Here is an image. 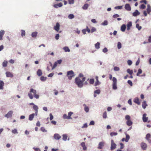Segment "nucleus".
Segmentation results:
<instances>
[{
  "label": "nucleus",
  "mask_w": 151,
  "mask_h": 151,
  "mask_svg": "<svg viewBox=\"0 0 151 151\" xmlns=\"http://www.w3.org/2000/svg\"><path fill=\"white\" fill-rule=\"evenodd\" d=\"M50 120H52L53 118V116L51 113L50 114Z\"/></svg>",
  "instance_id": "69168bd1"
},
{
  "label": "nucleus",
  "mask_w": 151,
  "mask_h": 151,
  "mask_svg": "<svg viewBox=\"0 0 151 151\" xmlns=\"http://www.w3.org/2000/svg\"><path fill=\"white\" fill-rule=\"evenodd\" d=\"M81 145L83 147V150H85L87 149V147L85 145V144L84 142H82L81 144Z\"/></svg>",
  "instance_id": "f3484780"
},
{
  "label": "nucleus",
  "mask_w": 151,
  "mask_h": 151,
  "mask_svg": "<svg viewBox=\"0 0 151 151\" xmlns=\"http://www.w3.org/2000/svg\"><path fill=\"white\" fill-rule=\"evenodd\" d=\"M125 134L126 135V142H127L130 139V136L129 134H127L126 132L125 133Z\"/></svg>",
  "instance_id": "b1692460"
},
{
  "label": "nucleus",
  "mask_w": 151,
  "mask_h": 151,
  "mask_svg": "<svg viewBox=\"0 0 151 151\" xmlns=\"http://www.w3.org/2000/svg\"><path fill=\"white\" fill-rule=\"evenodd\" d=\"M33 149L35 151H41L40 150L38 147H33Z\"/></svg>",
  "instance_id": "864d4df0"
},
{
  "label": "nucleus",
  "mask_w": 151,
  "mask_h": 151,
  "mask_svg": "<svg viewBox=\"0 0 151 151\" xmlns=\"http://www.w3.org/2000/svg\"><path fill=\"white\" fill-rule=\"evenodd\" d=\"M146 7L145 6L144 4H141L140 6V8L142 9H144Z\"/></svg>",
  "instance_id": "09e8293b"
},
{
  "label": "nucleus",
  "mask_w": 151,
  "mask_h": 151,
  "mask_svg": "<svg viewBox=\"0 0 151 151\" xmlns=\"http://www.w3.org/2000/svg\"><path fill=\"white\" fill-rule=\"evenodd\" d=\"M127 72L130 75H132L133 73V70H130L129 69H128L127 70Z\"/></svg>",
  "instance_id": "72a5a7b5"
},
{
  "label": "nucleus",
  "mask_w": 151,
  "mask_h": 151,
  "mask_svg": "<svg viewBox=\"0 0 151 151\" xmlns=\"http://www.w3.org/2000/svg\"><path fill=\"white\" fill-rule=\"evenodd\" d=\"M128 83L131 86H132V81L131 80H129L127 81Z\"/></svg>",
  "instance_id": "338daca9"
},
{
  "label": "nucleus",
  "mask_w": 151,
  "mask_h": 151,
  "mask_svg": "<svg viewBox=\"0 0 151 151\" xmlns=\"http://www.w3.org/2000/svg\"><path fill=\"white\" fill-rule=\"evenodd\" d=\"M122 6H118L115 7V9H121L122 8Z\"/></svg>",
  "instance_id": "680f3d73"
},
{
  "label": "nucleus",
  "mask_w": 151,
  "mask_h": 151,
  "mask_svg": "<svg viewBox=\"0 0 151 151\" xmlns=\"http://www.w3.org/2000/svg\"><path fill=\"white\" fill-rule=\"evenodd\" d=\"M117 133L116 132H111L110 133V134L111 136H116L117 134Z\"/></svg>",
  "instance_id": "79ce46f5"
},
{
  "label": "nucleus",
  "mask_w": 151,
  "mask_h": 151,
  "mask_svg": "<svg viewBox=\"0 0 151 151\" xmlns=\"http://www.w3.org/2000/svg\"><path fill=\"white\" fill-rule=\"evenodd\" d=\"M37 32H34L32 34V36L33 37L35 38L37 36Z\"/></svg>",
  "instance_id": "c85d7f7f"
},
{
  "label": "nucleus",
  "mask_w": 151,
  "mask_h": 151,
  "mask_svg": "<svg viewBox=\"0 0 151 151\" xmlns=\"http://www.w3.org/2000/svg\"><path fill=\"white\" fill-rule=\"evenodd\" d=\"M47 79V77L43 76H41L40 78V80L42 81H45Z\"/></svg>",
  "instance_id": "ea45409f"
},
{
  "label": "nucleus",
  "mask_w": 151,
  "mask_h": 151,
  "mask_svg": "<svg viewBox=\"0 0 151 151\" xmlns=\"http://www.w3.org/2000/svg\"><path fill=\"white\" fill-rule=\"evenodd\" d=\"M140 146L142 149L143 150H145L147 149V145L145 143L143 142H142L140 144Z\"/></svg>",
  "instance_id": "423d86ee"
},
{
  "label": "nucleus",
  "mask_w": 151,
  "mask_h": 151,
  "mask_svg": "<svg viewBox=\"0 0 151 151\" xmlns=\"http://www.w3.org/2000/svg\"><path fill=\"white\" fill-rule=\"evenodd\" d=\"M112 88L114 90H116L117 88V79L115 77L112 78Z\"/></svg>",
  "instance_id": "7ed1b4c3"
},
{
  "label": "nucleus",
  "mask_w": 151,
  "mask_h": 151,
  "mask_svg": "<svg viewBox=\"0 0 151 151\" xmlns=\"http://www.w3.org/2000/svg\"><path fill=\"white\" fill-rule=\"evenodd\" d=\"M57 62H55V63H54V64L53 65V66L52 67V69H53L54 68H55L57 66Z\"/></svg>",
  "instance_id": "5fc2aeb1"
},
{
  "label": "nucleus",
  "mask_w": 151,
  "mask_h": 151,
  "mask_svg": "<svg viewBox=\"0 0 151 151\" xmlns=\"http://www.w3.org/2000/svg\"><path fill=\"white\" fill-rule=\"evenodd\" d=\"M100 44L99 42H98L95 45V48L97 49H99L100 48Z\"/></svg>",
  "instance_id": "c756f323"
},
{
  "label": "nucleus",
  "mask_w": 151,
  "mask_h": 151,
  "mask_svg": "<svg viewBox=\"0 0 151 151\" xmlns=\"http://www.w3.org/2000/svg\"><path fill=\"white\" fill-rule=\"evenodd\" d=\"M84 106H85V107H84V110L86 112L88 113V112L89 111V109L88 107L86 106V105L85 104H84Z\"/></svg>",
  "instance_id": "7c9ffc66"
},
{
  "label": "nucleus",
  "mask_w": 151,
  "mask_h": 151,
  "mask_svg": "<svg viewBox=\"0 0 151 151\" xmlns=\"http://www.w3.org/2000/svg\"><path fill=\"white\" fill-rule=\"evenodd\" d=\"M74 17V16L73 14H70L68 16V18L69 19H72Z\"/></svg>",
  "instance_id": "c03bdc74"
},
{
  "label": "nucleus",
  "mask_w": 151,
  "mask_h": 151,
  "mask_svg": "<svg viewBox=\"0 0 151 151\" xmlns=\"http://www.w3.org/2000/svg\"><path fill=\"white\" fill-rule=\"evenodd\" d=\"M117 47L118 49H120L122 47V45L120 42H118L117 43Z\"/></svg>",
  "instance_id": "37998d69"
},
{
  "label": "nucleus",
  "mask_w": 151,
  "mask_h": 151,
  "mask_svg": "<svg viewBox=\"0 0 151 151\" xmlns=\"http://www.w3.org/2000/svg\"><path fill=\"white\" fill-rule=\"evenodd\" d=\"M5 33V31L3 30H1L0 31V40H3V36Z\"/></svg>",
  "instance_id": "f8f14e48"
},
{
  "label": "nucleus",
  "mask_w": 151,
  "mask_h": 151,
  "mask_svg": "<svg viewBox=\"0 0 151 151\" xmlns=\"http://www.w3.org/2000/svg\"><path fill=\"white\" fill-rule=\"evenodd\" d=\"M88 4H85L83 7V9H87L88 6Z\"/></svg>",
  "instance_id": "2f4dec72"
},
{
  "label": "nucleus",
  "mask_w": 151,
  "mask_h": 151,
  "mask_svg": "<svg viewBox=\"0 0 151 151\" xmlns=\"http://www.w3.org/2000/svg\"><path fill=\"white\" fill-rule=\"evenodd\" d=\"M148 106V105L147 104L146 102L145 101H144L142 103V107L144 109L146 108V107Z\"/></svg>",
  "instance_id": "aec40b11"
},
{
  "label": "nucleus",
  "mask_w": 151,
  "mask_h": 151,
  "mask_svg": "<svg viewBox=\"0 0 151 151\" xmlns=\"http://www.w3.org/2000/svg\"><path fill=\"white\" fill-rule=\"evenodd\" d=\"M85 77H83L81 80L79 77H76L75 79L76 83L79 87L81 88L83 86V82L85 81Z\"/></svg>",
  "instance_id": "f257e3e1"
},
{
  "label": "nucleus",
  "mask_w": 151,
  "mask_h": 151,
  "mask_svg": "<svg viewBox=\"0 0 151 151\" xmlns=\"http://www.w3.org/2000/svg\"><path fill=\"white\" fill-rule=\"evenodd\" d=\"M132 26V22H128L127 24V30L128 31L129 30Z\"/></svg>",
  "instance_id": "a211bd4d"
},
{
  "label": "nucleus",
  "mask_w": 151,
  "mask_h": 151,
  "mask_svg": "<svg viewBox=\"0 0 151 151\" xmlns=\"http://www.w3.org/2000/svg\"><path fill=\"white\" fill-rule=\"evenodd\" d=\"M140 3H144L145 4H147V1L146 0H142L140 1Z\"/></svg>",
  "instance_id": "e2e57ef3"
},
{
  "label": "nucleus",
  "mask_w": 151,
  "mask_h": 151,
  "mask_svg": "<svg viewBox=\"0 0 151 151\" xmlns=\"http://www.w3.org/2000/svg\"><path fill=\"white\" fill-rule=\"evenodd\" d=\"M35 114L34 113H32L31 114H30L29 116V121H32L33 120V118L34 117Z\"/></svg>",
  "instance_id": "2eb2a0df"
},
{
  "label": "nucleus",
  "mask_w": 151,
  "mask_h": 151,
  "mask_svg": "<svg viewBox=\"0 0 151 151\" xmlns=\"http://www.w3.org/2000/svg\"><path fill=\"white\" fill-rule=\"evenodd\" d=\"M21 31H22L21 36L22 37H23V36H25V31L23 30H22Z\"/></svg>",
  "instance_id": "8fccbe9b"
},
{
  "label": "nucleus",
  "mask_w": 151,
  "mask_h": 151,
  "mask_svg": "<svg viewBox=\"0 0 151 151\" xmlns=\"http://www.w3.org/2000/svg\"><path fill=\"white\" fill-rule=\"evenodd\" d=\"M60 26L59 23L57 22L56 23V25L54 27V29L55 31L58 32L60 29Z\"/></svg>",
  "instance_id": "0eeeda50"
},
{
  "label": "nucleus",
  "mask_w": 151,
  "mask_h": 151,
  "mask_svg": "<svg viewBox=\"0 0 151 151\" xmlns=\"http://www.w3.org/2000/svg\"><path fill=\"white\" fill-rule=\"evenodd\" d=\"M147 11L149 14L151 12V8L150 4L147 5Z\"/></svg>",
  "instance_id": "6ab92c4d"
},
{
  "label": "nucleus",
  "mask_w": 151,
  "mask_h": 151,
  "mask_svg": "<svg viewBox=\"0 0 151 151\" xmlns=\"http://www.w3.org/2000/svg\"><path fill=\"white\" fill-rule=\"evenodd\" d=\"M68 3L70 4H74V0H68Z\"/></svg>",
  "instance_id": "3c124183"
},
{
  "label": "nucleus",
  "mask_w": 151,
  "mask_h": 151,
  "mask_svg": "<svg viewBox=\"0 0 151 151\" xmlns=\"http://www.w3.org/2000/svg\"><path fill=\"white\" fill-rule=\"evenodd\" d=\"M126 123L127 126H130L132 124L133 122L131 120H129L127 121Z\"/></svg>",
  "instance_id": "5701e85b"
},
{
  "label": "nucleus",
  "mask_w": 151,
  "mask_h": 151,
  "mask_svg": "<svg viewBox=\"0 0 151 151\" xmlns=\"http://www.w3.org/2000/svg\"><path fill=\"white\" fill-rule=\"evenodd\" d=\"M114 70L115 71H118L119 70V68L117 67H115L114 68Z\"/></svg>",
  "instance_id": "052dcab7"
},
{
  "label": "nucleus",
  "mask_w": 151,
  "mask_h": 151,
  "mask_svg": "<svg viewBox=\"0 0 151 151\" xmlns=\"http://www.w3.org/2000/svg\"><path fill=\"white\" fill-rule=\"evenodd\" d=\"M147 114L146 113L144 114L143 115L142 120L144 122H146L148 120V117H146Z\"/></svg>",
  "instance_id": "1a4fd4ad"
},
{
  "label": "nucleus",
  "mask_w": 151,
  "mask_h": 151,
  "mask_svg": "<svg viewBox=\"0 0 151 151\" xmlns=\"http://www.w3.org/2000/svg\"><path fill=\"white\" fill-rule=\"evenodd\" d=\"M126 28V26L124 24H123L121 27V29L122 32H124Z\"/></svg>",
  "instance_id": "a878e982"
},
{
  "label": "nucleus",
  "mask_w": 151,
  "mask_h": 151,
  "mask_svg": "<svg viewBox=\"0 0 151 151\" xmlns=\"http://www.w3.org/2000/svg\"><path fill=\"white\" fill-rule=\"evenodd\" d=\"M142 72V70L140 69H139L138 70V72L137 74V76H139V75L141 74Z\"/></svg>",
  "instance_id": "58836bf2"
},
{
  "label": "nucleus",
  "mask_w": 151,
  "mask_h": 151,
  "mask_svg": "<svg viewBox=\"0 0 151 151\" xmlns=\"http://www.w3.org/2000/svg\"><path fill=\"white\" fill-rule=\"evenodd\" d=\"M116 147V145L114 142V141L112 139L111 141V146L110 149L111 150H114Z\"/></svg>",
  "instance_id": "39448f33"
},
{
  "label": "nucleus",
  "mask_w": 151,
  "mask_h": 151,
  "mask_svg": "<svg viewBox=\"0 0 151 151\" xmlns=\"http://www.w3.org/2000/svg\"><path fill=\"white\" fill-rule=\"evenodd\" d=\"M63 118L64 119H69L68 118V116H67V114H64L63 115Z\"/></svg>",
  "instance_id": "de8ad7c7"
},
{
  "label": "nucleus",
  "mask_w": 151,
  "mask_h": 151,
  "mask_svg": "<svg viewBox=\"0 0 151 151\" xmlns=\"http://www.w3.org/2000/svg\"><path fill=\"white\" fill-rule=\"evenodd\" d=\"M127 63L129 65H130L132 63V62L131 60H129L127 61Z\"/></svg>",
  "instance_id": "0e129e2a"
},
{
  "label": "nucleus",
  "mask_w": 151,
  "mask_h": 151,
  "mask_svg": "<svg viewBox=\"0 0 151 151\" xmlns=\"http://www.w3.org/2000/svg\"><path fill=\"white\" fill-rule=\"evenodd\" d=\"M53 137L55 139L59 140L61 138V136H60L59 134L55 133Z\"/></svg>",
  "instance_id": "6e6552de"
},
{
  "label": "nucleus",
  "mask_w": 151,
  "mask_h": 151,
  "mask_svg": "<svg viewBox=\"0 0 151 151\" xmlns=\"http://www.w3.org/2000/svg\"><path fill=\"white\" fill-rule=\"evenodd\" d=\"M67 76L69 80L72 79V78L74 76V73L73 71L70 70L67 72Z\"/></svg>",
  "instance_id": "f03ea898"
},
{
  "label": "nucleus",
  "mask_w": 151,
  "mask_h": 151,
  "mask_svg": "<svg viewBox=\"0 0 151 151\" xmlns=\"http://www.w3.org/2000/svg\"><path fill=\"white\" fill-rule=\"evenodd\" d=\"M13 113V111H10L7 114L4 115V117L8 119L11 118L12 116Z\"/></svg>",
  "instance_id": "20e7f679"
},
{
  "label": "nucleus",
  "mask_w": 151,
  "mask_h": 151,
  "mask_svg": "<svg viewBox=\"0 0 151 151\" xmlns=\"http://www.w3.org/2000/svg\"><path fill=\"white\" fill-rule=\"evenodd\" d=\"M136 27L139 30H140L142 28L141 27L139 26L138 24H136Z\"/></svg>",
  "instance_id": "603ef678"
},
{
  "label": "nucleus",
  "mask_w": 151,
  "mask_h": 151,
  "mask_svg": "<svg viewBox=\"0 0 151 151\" xmlns=\"http://www.w3.org/2000/svg\"><path fill=\"white\" fill-rule=\"evenodd\" d=\"M42 132H46L47 131L43 127H42L40 128Z\"/></svg>",
  "instance_id": "bf43d9fd"
},
{
  "label": "nucleus",
  "mask_w": 151,
  "mask_h": 151,
  "mask_svg": "<svg viewBox=\"0 0 151 151\" xmlns=\"http://www.w3.org/2000/svg\"><path fill=\"white\" fill-rule=\"evenodd\" d=\"M133 101L134 103L138 105H140V102L139 101V99L137 97L135 98L134 99Z\"/></svg>",
  "instance_id": "9d476101"
},
{
  "label": "nucleus",
  "mask_w": 151,
  "mask_h": 151,
  "mask_svg": "<svg viewBox=\"0 0 151 151\" xmlns=\"http://www.w3.org/2000/svg\"><path fill=\"white\" fill-rule=\"evenodd\" d=\"M125 8L127 11H130L131 10V7L129 4H127L125 6Z\"/></svg>",
  "instance_id": "ddd939ff"
},
{
  "label": "nucleus",
  "mask_w": 151,
  "mask_h": 151,
  "mask_svg": "<svg viewBox=\"0 0 151 151\" xmlns=\"http://www.w3.org/2000/svg\"><path fill=\"white\" fill-rule=\"evenodd\" d=\"M6 76L7 77H10L12 78L13 77V75L10 72H7L6 73Z\"/></svg>",
  "instance_id": "4be33fe9"
},
{
  "label": "nucleus",
  "mask_w": 151,
  "mask_h": 151,
  "mask_svg": "<svg viewBox=\"0 0 151 151\" xmlns=\"http://www.w3.org/2000/svg\"><path fill=\"white\" fill-rule=\"evenodd\" d=\"M96 31V29L94 27H93L91 29V32L92 33Z\"/></svg>",
  "instance_id": "774afa93"
},
{
  "label": "nucleus",
  "mask_w": 151,
  "mask_h": 151,
  "mask_svg": "<svg viewBox=\"0 0 151 151\" xmlns=\"http://www.w3.org/2000/svg\"><path fill=\"white\" fill-rule=\"evenodd\" d=\"M62 139L64 141H66L67 140L68 137L67 135L66 134H64L62 135Z\"/></svg>",
  "instance_id": "393cba45"
},
{
  "label": "nucleus",
  "mask_w": 151,
  "mask_h": 151,
  "mask_svg": "<svg viewBox=\"0 0 151 151\" xmlns=\"http://www.w3.org/2000/svg\"><path fill=\"white\" fill-rule=\"evenodd\" d=\"M151 137V135L150 133L147 134L145 137V139L146 140H148L150 139V138Z\"/></svg>",
  "instance_id": "f704fd0d"
},
{
  "label": "nucleus",
  "mask_w": 151,
  "mask_h": 151,
  "mask_svg": "<svg viewBox=\"0 0 151 151\" xmlns=\"http://www.w3.org/2000/svg\"><path fill=\"white\" fill-rule=\"evenodd\" d=\"M73 114V113L71 111H70L68 112V118L69 119H72V117H71L72 115Z\"/></svg>",
  "instance_id": "cd10ccee"
},
{
  "label": "nucleus",
  "mask_w": 151,
  "mask_h": 151,
  "mask_svg": "<svg viewBox=\"0 0 151 151\" xmlns=\"http://www.w3.org/2000/svg\"><path fill=\"white\" fill-rule=\"evenodd\" d=\"M30 93H33V94H36V91L33 88H31L30 90Z\"/></svg>",
  "instance_id": "473e14b6"
},
{
  "label": "nucleus",
  "mask_w": 151,
  "mask_h": 151,
  "mask_svg": "<svg viewBox=\"0 0 151 151\" xmlns=\"http://www.w3.org/2000/svg\"><path fill=\"white\" fill-rule=\"evenodd\" d=\"M63 49L65 51V52H69L70 51V50L69 48L67 47H64Z\"/></svg>",
  "instance_id": "c9c22d12"
},
{
  "label": "nucleus",
  "mask_w": 151,
  "mask_h": 151,
  "mask_svg": "<svg viewBox=\"0 0 151 151\" xmlns=\"http://www.w3.org/2000/svg\"><path fill=\"white\" fill-rule=\"evenodd\" d=\"M4 83L1 80H0V90H2L4 88Z\"/></svg>",
  "instance_id": "dca6fc26"
},
{
  "label": "nucleus",
  "mask_w": 151,
  "mask_h": 151,
  "mask_svg": "<svg viewBox=\"0 0 151 151\" xmlns=\"http://www.w3.org/2000/svg\"><path fill=\"white\" fill-rule=\"evenodd\" d=\"M12 132L14 134H17L18 133L17 130L16 129H14L12 130Z\"/></svg>",
  "instance_id": "4c0bfd02"
},
{
  "label": "nucleus",
  "mask_w": 151,
  "mask_h": 151,
  "mask_svg": "<svg viewBox=\"0 0 151 151\" xmlns=\"http://www.w3.org/2000/svg\"><path fill=\"white\" fill-rule=\"evenodd\" d=\"M94 83V80L93 79H91L89 80V83L91 84H93Z\"/></svg>",
  "instance_id": "4d7b16f0"
},
{
  "label": "nucleus",
  "mask_w": 151,
  "mask_h": 151,
  "mask_svg": "<svg viewBox=\"0 0 151 151\" xmlns=\"http://www.w3.org/2000/svg\"><path fill=\"white\" fill-rule=\"evenodd\" d=\"M104 142H100L99 144L98 148L99 149H102L103 147L104 146Z\"/></svg>",
  "instance_id": "9b49d317"
},
{
  "label": "nucleus",
  "mask_w": 151,
  "mask_h": 151,
  "mask_svg": "<svg viewBox=\"0 0 151 151\" xmlns=\"http://www.w3.org/2000/svg\"><path fill=\"white\" fill-rule=\"evenodd\" d=\"M63 6V4L61 3H60L58 4H55L53 5L54 7L55 8H57L58 7H61Z\"/></svg>",
  "instance_id": "4468645a"
},
{
  "label": "nucleus",
  "mask_w": 151,
  "mask_h": 151,
  "mask_svg": "<svg viewBox=\"0 0 151 151\" xmlns=\"http://www.w3.org/2000/svg\"><path fill=\"white\" fill-rule=\"evenodd\" d=\"M125 119L126 120H127V121L130 120L131 117L129 115H126L125 116Z\"/></svg>",
  "instance_id": "a18cd8bd"
},
{
  "label": "nucleus",
  "mask_w": 151,
  "mask_h": 151,
  "mask_svg": "<svg viewBox=\"0 0 151 151\" xmlns=\"http://www.w3.org/2000/svg\"><path fill=\"white\" fill-rule=\"evenodd\" d=\"M139 14H140V13L137 10H136L135 12H134L132 14V15H133V16H134V17H135L137 15H138Z\"/></svg>",
  "instance_id": "412c9836"
},
{
  "label": "nucleus",
  "mask_w": 151,
  "mask_h": 151,
  "mask_svg": "<svg viewBox=\"0 0 151 151\" xmlns=\"http://www.w3.org/2000/svg\"><path fill=\"white\" fill-rule=\"evenodd\" d=\"M8 62L7 61H4L2 63V65L4 67H6L7 65Z\"/></svg>",
  "instance_id": "e433bc0d"
},
{
  "label": "nucleus",
  "mask_w": 151,
  "mask_h": 151,
  "mask_svg": "<svg viewBox=\"0 0 151 151\" xmlns=\"http://www.w3.org/2000/svg\"><path fill=\"white\" fill-rule=\"evenodd\" d=\"M102 24L103 25H106L108 24V22L107 21L105 20L102 23Z\"/></svg>",
  "instance_id": "13d9d810"
},
{
  "label": "nucleus",
  "mask_w": 151,
  "mask_h": 151,
  "mask_svg": "<svg viewBox=\"0 0 151 151\" xmlns=\"http://www.w3.org/2000/svg\"><path fill=\"white\" fill-rule=\"evenodd\" d=\"M100 93V90L99 89L97 90L94 91V93H95L96 94H99Z\"/></svg>",
  "instance_id": "6e6d98bb"
},
{
  "label": "nucleus",
  "mask_w": 151,
  "mask_h": 151,
  "mask_svg": "<svg viewBox=\"0 0 151 151\" xmlns=\"http://www.w3.org/2000/svg\"><path fill=\"white\" fill-rule=\"evenodd\" d=\"M33 109L34 110H35V111L38 110V108L37 105H34L33 106Z\"/></svg>",
  "instance_id": "a19ab883"
},
{
  "label": "nucleus",
  "mask_w": 151,
  "mask_h": 151,
  "mask_svg": "<svg viewBox=\"0 0 151 151\" xmlns=\"http://www.w3.org/2000/svg\"><path fill=\"white\" fill-rule=\"evenodd\" d=\"M107 116L106 112V111H105L103 114V118L106 119L107 118Z\"/></svg>",
  "instance_id": "49530a36"
},
{
  "label": "nucleus",
  "mask_w": 151,
  "mask_h": 151,
  "mask_svg": "<svg viewBox=\"0 0 151 151\" xmlns=\"http://www.w3.org/2000/svg\"><path fill=\"white\" fill-rule=\"evenodd\" d=\"M42 72L41 70L40 69H39L38 70L37 72V75L39 76H40L42 75Z\"/></svg>",
  "instance_id": "bb28decb"
}]
</instances>
